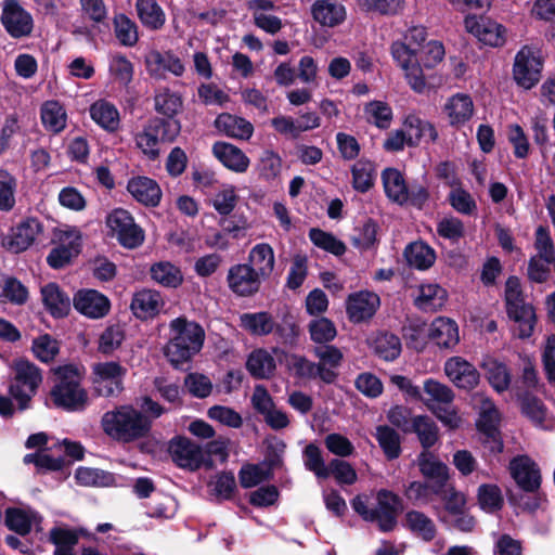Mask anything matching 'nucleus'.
I'll return each mask as SVG.
<instances>
[{
  "label": "nucleus",
  "instance_id": "nucleus-1",
  "mask_svg": "<svg viewBox=\"0 0 555 555\" xmlns=\"http://www.w3.org/2000/svg\"><path fill=\"white\" fill-rule=\"evenodd\" d=\"M426 38L425 27L413 26L408 29L403 40L395 41L391 44L393 61L403 72L408 85L417 93H423L427 87L416 53V47H423Z\"/></svg>",
  "mask_w": 555,
  "mask_h": 555
},
{
  "label": "nucleus",
  "instance_id": "nucleus-2",
  "mask_svg": "<svg viewBox=\"0 0 555 555\" xmlns=\"http://www.w3.org/2000/svg\"><path fill=\"white\" fill-rule=\"evenodd\" d=\"M351 506L363 520L376 522L379 530L391 531L402 511L400 498L393 492L382 489L373 495L360 494L351 501Z\"/></svg>",
  "mask_w": 555,
  "mask_h": 555
},
{
  "label": "nucleus",
  "instance_id": "nucleus-3",
  "mask_svg": "<svg viewBox=\"0 0 555 555\" xmlns=\"http://www.w3.org/2000/svg\"><path fill=\"white\" fill-rule=\"evenodd\" d=\"M169 330L170 339L165 347V356L171 364L178 366L201 351L205 339L201 325L177 318L170 322Z\"/></svg>",
  "mask_w": 555,
  "mask_h": 555
},
{
  "label": "nucleus",
  "instance_id": "nucleus-4",
  "mask_svg": "<svg viewBox=\"0 0 555 555\" xmlns=\"http://www.w3.org/2000/svg\"><path fill=\"white\" fill-rule=\"evenodd\" d=\"M53 371L56 375V382L50 391L53 405L69 412L83 410L88 404V393L81 386L80 369L67 364Z\"/></svg>",
  "mask_w": 555,
  "mask_h": 555
},
{
  "label": "nucleus",
  "instance_id": "nucleus-5",
  "mask_svg": "<svg viewBox=\"0 0 555 555\" xmlns=\"http://www.w3.org/2000/svg\"><path fill=\"white\" fill-rule=\"evenodd\" d=\"M102 427L109 437L128 442L144 436L151 422L131 405H121L103 415Z\"/></svg>",
  "mask_w": 555,
  "mask_h": 555
},
{
  "label": "nucleus",
  "instance_id": "nucleus-6",
  "mask_svg": "<svg viewBox=\"0 0 555 555\" xmlns=\"http://www.w3.org/2000/svg\"><path fill=\"white\" fill-rule=\"evenodd\" d=\"M427 408L447 426L456 428L461 424V417L452 405L454 393L452 389L436 379L428 378L424 382L421 398Z\"/></svg>",
  "mask_w": 555,
  "mask_h": 555
},
{
  "label": "nucleus",
  "instance_id": "nucleus-7",
  "mask_svg": "<svg viewBox=\"0 0 555 555\" xmlns=\"http://www.w3.org/2000/svg\"><path fill=\"white\" fill-rule=\"evenodd\" d=\"M505 305L507 315L517 324L515 330L519 338L531 336L535 323V313L530 304L525 302L520 282L511 276L505 283Z\"/></svg>",
  "mask_w": 555,
  "mask_h": 555
},
{
  "label": "nucleus",
  "instance_id": "nucleus-8",
  "mask_svg": "<svg viewBox=\"0 0 555 555\" xmlns=\"http://www.w3.org/2000/svg\"><path fill=\"white\" fill-rule=\"evenodd\" d=\"M177 119L154 118L135 135L137 146L151 159L159 155L160 142H172L180 133Z\"/></svg>",
  "mask_w": 555,
  "mask_h": 555
},
{
  "label": "nucleus",
  "instance_id": "nucleus-9",
  "mask_svg": "<svg viewBox=\"0 0 555 555\" xmlns=\"http://www.w3.org/2000/svg\"><path fill=\"white\" fill-rule=\"evenodd\" d=\"M13 372L15 382L11 385L10 392L18 402L20 409L25 410L42 383V374L36 364L25 359L14 362Z\"/></svg>",
  "mask_w": 555,
  "mask_h": 555
},
{
  "label": "nucleus",
  "instance_id": "nucleus-10",
  "mask_svg": "<svg viewBox=\"0 0 555 555\" xmlns=\"http://www.w3.org/2000/svg\"><path fill=\"white\" fill-rule=\"evenodd\" d=\"M0 23L13 39L27 38L33 34L35 22L20 0H3L1 3Z\"/></svg>",
  "mask_w": 555,
  "mask_h": 555
},
{
  "label": "nucleus",
  "instance_id": "nucleus-11",
  "mask_svg": "<svg viewBox=\"0 0 555 555\" xmlns=\"http://www.w3.org/2000/svg\"><path fill=\"white\" fill-rule=\"evenodd\" d=\"M542 59L538 49L522 47L516 54L513 65V78L524 89L534 87L541 77Z\"/></svg>",
  "mask_w": 555,
  "mask_h": 555
},
{
  "label": "nucleus",
  "instance_id": "nucleus-12",
  "mask_svg": "<svg viewBox=\"0 0 555 555\" xmlns=\"http://www.w3.org/2000/svg\"><path fill=\"white\" fill-rule=\"evenodd\" d=\"M106 224L126 248H137L144 241L143 230L135 224L132 216L125 209L113 210L106 218Z\"/></svg>",
  "mask_w": 555,
  "mask_h": 555
},
{
  "label": "nucleus",
  "instance_id": "nucleus-13",
  "mask_svg": "<svg viewBox=\"0 0 555 555\" xmlns=\"http://www.w3.org/2000/svg\"><path fill=\"white\" fill-rule=\"evenodd\" d=\"M126 372L125 367L114 361L95 363L92 366L95 391L103 397L119 393Z\"/></svg>",
  "mask_w": 555,
  "mask_h": 555
},
{
  "label": "nucleus",
  "instance_id": "nucleus-14",
  "mask_svg": "<svg viewBox=\"0 0 555 555\" xmlns=\"http://www.w3.org/2000/svg\"><path fill=\"white\" fill-rule=\"evenodd\" d=\"M464 26L467 33L490 47H502L506 41V28L498 22L486 17L468 15Z\"/></svg>",
  "mask_w": 555,
  "mask_h": 555
},
{
  "label": "nucleus",
  "instance_id": "nucleus-15",
  "mask_svg": "<svg viewBox=\"0 0 555 555\" xmlns=\"http://www.w3.org/2000/svg\"><path fill=\"white\" fill-rule=\"evenodd\" d=\"M147 74L156 79H163L167 74L181 77L185 72L183 61L172 51L151 50L144 59Z\"/></svg>",
  "mask_w": 555,
  "mask_h": 555
},
{
  "label": "nucleus",
  "instance_id": "nucleus-16",
  "mask_svg": "<svg viewBox=\"0 0 555 555\" xmlns=\"http://www.w3.org/2000/svg\"><path fill=\"white\" fill-rule=\"evenodd\" d=\"M41 231V224L34 218H28L15 227L3 237V247L14 254L22 253L33 245Z\"/></svg>",
  "mask_w": 555,
  "mask_h": 555
},
{
  "label": "nucleus",
  "instance_id": "nucleus-17",
  "mask_svg": "<svg viewBox=\"0 0 555 555\" xmlns=\"http://www.w3.org/2000/svg\"><path fill=\"white\" fill-rule=\"evenodd\" d=\"M380 306L379 296L370 291H360L348 296L346 312L349 320L360 323L371 319Z\"/></svg>",
  "mask_w": 555,
  "mask_h": 555
},
{
  "label": "nucleus",
  "instance_id": "nucleus-18",
  "mask_svg": "<svg viewBox=\"0 0 555 555\" xmlns=\"http://www.w3.org/2000/svg\"><path fill=\"white\" fill-rule=\"evenodd\" d=\"M444 374L457 388L470 390L479 383L477 369L462 357H451L444 363Z\"/></svg>",
  "mask_w": 555,
  "mask_h": 555
},
{
  "label": "nucleus",
  "instance_id": "nucleus-19",
  "mask_svg": "<svg viewBox=\"0 0 555 555\" xmlns=\"http://www.w3.org/2000/svg\"><path fill=\"white\" fill-rule=\"evenodd\" d=\"M230 289L238 296H250L258 292L261 278L247 263L235 264L228 272Z\"/></svg>",
  "mask_w": 555,
  "mask_h": 555
},
{
  "label": "nucleus",
  "instance_id": "nucleus-20",
  "mask_svg": "<svg viewBox=\"0 0 555 555\" xmlns=\"http://www.w3.org/2000/svg\"><path fill=\"white\" fill-rule=\"evenodd\" d=\"M75 309L90 319H100L109 311V300L106 296L94 289L79 291L73 298Z\"/></svg>",
  "mask_w": 555,
  "mask_h": 555
},
{
  "label": "nucleus",
  "instance_id": "nucleus-21",
  "mask_svg": "<svg viewBox=\"0 0 555 555\" xmlns=\"http://www.w3.org/2000/svg\"><path fill=\"white\" fill-rule=\"evenodd\" d=\"M170 454L177 465L183 468L196 469L204 462V451L188 438L179 437L171 441Z\"/></svg>",
  "mask_w": 555,
  "mask_h": 555
},
{
  "label": "nucleus",
  "instance_id": "nucleus-22",
  "mask_svg": "<svg viewBox=\"0 0 555 555\" xmlns=\"http://www.w3.org/2000/svg\"><path fill=\"white\" fill-rule=\"evenodd\" d=\"M442 109L448 118L449 125L455 128H460L468 122L475 113L472 96L461 92L451 95L446 101Z\"/></svg>",
  "mask_w": 555,
  "mask_h": 555
},
{
  "label": "nucleus",
  "instance_id": "nucleus-23",
  "mask_svg": "<svg viewBox=\"0 0 555 555\" xmlns=\"http://www.w3.org/2000/svg\"><path fill=\"white\" fill-rule=\"evenodd\" d=\"M509 470L516 483L525 491H534L540 487V470L530 457H515L509 464Z\"/></svg>",
  "mask_w": 555,
  "mask_h": 555
},
{
  "label": "nucleus",
  "instance_id": "nucleus-24",
  "mask_svg": "<svg viewBox=\"0 0 555 555\" xmlns=\"http://www.w3.org/2000/svg\"><path fill=\"white\" fill-rule=\"evenodd\" d=\"M164 305L165 301L159 292L143 288L133 294L130 309L135 318L147 320L156 317Z\"/></svg>",
  "mask_w": 555,
  "mask_h": 555
},
{
  "label": "nucleus",
  "instance_id": "nucleus-25",
  "mask_svg": "<svg viewBox=\"0 0 555 555\" xmlns=\"http://www.w3.org/2000/svg\"><path fill=\"white\" fill-rule=\"evenodd\" d=\"M428 337L441 349H453L460 341L459 326L455 321L439 317L429 325Z\"/></svg>",
  "mask_w": 555,
  "mask_h": 555
},
{
  "label": "nucleus",
  "instance_id": "nucleus-26",
  "mask_svg": "<svg viewBox=\"0 0 555 555\" xmlns=\"http://www.w3.org/2000/svg\"><path fill=\"white\" fill-rule=\"evenodd\" d=\"M214 156L229 170L236 173L247 171L250 160L237 146L227 142H216L212 145Z\"/></svg>",
  "mask_w": 555,
  "mask_h": 555
},
{
  "label": "nucleus",
  "instance_id": "nucleus-27",
  "mask_svg": "<svg viewBox=\"0 0 555 555\" xmlns=\"http://www.w3.org/2000/svg\"><path fill=\"white\" fill-rule=\"evenodd\" d=\"M417 462L421 473L433 483V491L440 493L449 477L447 465L428 451H423Z\"/></svg>",
  "mask_w": 555,
  "mask_h": 555
},
{
  "label": "nucleus",
  "instance_id": "nucleus-28",
  "mask_svg": "<svg viewBox=\"0 0 555 555\" xmlns=\"http://www.w3.org/2000/svg\"><path fill=\"white\" fill-rule=\"evenodd\" d=\"M475 402L479 406V418L477 422L479 430L492 438L493 442L498 444V451H501L502 444L495 438L498 425L500 423V413L495 404L483 395H477L475 397Z\"/></svg>",
  "mask_w": 555,
  "mask_h": 555
},
{
  "label": "nucleus",
  "instance_id": "nucleus-29",
  "mask_svg": "<svg viewBox=\"0 0 555 555\" xmlns=\"http://www.w3.org/2000/svg\"><path fill=\"white\" fill-rule=\"evenodd\" d=\"M311 13L314 21L325 27L338 26L347 16L346 8L337 0H317Z\"/></svg>",
  "mask_w": 555,
  "mask_h": 555
},
{
  "label": "nucleus",
  "instance_id": "nucleus-30",
  "mask_svg": "<svg viewBox=\"0 0 555 555\" xmlns=\"http://www.w3.org/2000/svg\"><path fill=\"white\" fill-rule=\"evenodd\" d=\"M41 300L53 318H64L70 311V298L55 283H48L40 289Z\"/></svg>",
  "mask_w": 555,
  "mask_h": 555
},
{
  "label": "nucleus",
  "instance_id": "nucleus-31",
  "mask_svg": "<svg viewBox=\"0 0 555 555\" xmlns=\"http://www.w3.org/2000/svg\"><path fill=\"white\" fill-rule=\"evenodd\" d=\"M127 190L138 202L146 206H156L162 197L159 185L147 177L132 178Z\"/></svg>",
  "mask_w": 555,
  "mask_h": 555
},
{
  "label": "nucleus",
  "instance_id": "nucleus-32",
  "mask_svg": "<svg viewBox=\"0 0 555 555\" xmlns=\"http://www.w3.org/2000/svg\"><path fill=\"white\" fill-rule=\"evenodd\" d=\"M403 126L408 135V145H416L423 140L434 142L438 138L434 125L415 114H409Z\"/></svg>",
  "mask_w": 555,
  "mask_h": 555
},
{
  "label": "nucleus",
  "instance_id": "nucleus-33",
  "mask_svg": "<svg viewBox=\"0 0 555 555\" xmlns=\"http://www.w3.org/2000/svg\"><path fill=\"white\" fill-rule=\"evenodd\" d=\"M215 126L225 135L240 140H248L254 132V127L248 120L228 113L220 114L215 120Z\"/></svg>",
  "mask_w": 555,
  "mask_h": 555
},
{
  "label": "nucleus",
  "instance_id": "nucleus-34",
  "mask_svg": "<svg viewBox=\"0 0 555 555\" xmlns=\"http://www.w3.org/2000/svg\"><path fill=\"white\" fill-rule=\"evenodd\" d=\"M249 266L262 279H268L275 264L273 248L268 243L256 244L248 255Z\"/></svg>",
  "mask_w": 555,
  "mask_h": 555
},
{
  "label": "nucleus",
  "instance_id": "nucleus-35",
  "mask_svg": "<svg viewBox=\"0 0 555 555\" xmlns=\"http://www.w3.org/2000/svg\"><path fill=\"white\" fill-rule=\"evenodd\" d=\"M92 120L106 131L114 132L119 128L120 116L117 107L106 101L98 100L90 106Z\"/></svg>",
  "mask_w": 555,
  "mask_h": 555
},
{
  "label": "nucleus",
  "instance_id": "nucleus-36",
  "mask_svg": "<svg viewBox=\"0 0 555 555\" xmlns=\"http://www.w3.org/2000/svg\"><path fill=\"white\" fill-rule=\"evenodd\" d=\"M447 292L438 284H422L415 296V306L423 311H436L444 306Z\"/></svg>",
  "mask_w": 555,
  "mask_h": 555
},
{
  "label": "nucleus",
  "instance_id": "nucleus-37",
  "mask_svg": "<svg viewBox=\"0 0 555 555\" xmlns=\"http://www.w3.org/2000/svg\"><path fill=\"white\" fill-rule=\"evenodd\" d=\"M40 521L41 517L30 508H8L5 512L8 528L22 535L27 534Z\"/></svg>",
  "mask_w": 555,
  "mask_h": 555
},
{
  "label": "nucleus",
  "instance_id": "nucleus-38",
  "mask_svg": "<svg viewBox=\"0 0 555 555\" xmlns=\"http://www.w3.org/2000/svg\"><path fill=\"white\" fill-rule=\"evenodd\" d=\"M240 326L254 336H266L273 332L275 321L267 311L246 312L240 315Z\"/></svg>",
  "mask_w": 555,
  "mask_h": 555
},
{
  "label": "nucleus",
  "instance_id": "nucleus-39",
  "mask_svg": "<svg viewBox=\"0 0 555 555\" xmlns=\"http://www.w3.org/2000/svg\"><path fill=\"white\" fill-rule=\"evenodd\" d=\"M517 397L520 400L522 413L537 426L543 429H551L553 427L552 422L547 418L546 409L540 399L531 392L520 391L517 393Z\"/></svg>",
  "mask_w": 555,
  "mask_h": 555
},
{
  "label": "nucleus",
  "instance_id": "nucleus-40",
  "mask_svg": "<svg viewBox=\"0 0 555 555\" xmlns=\"http://www.w3.org/2000/svg\"><path fill=\"white\" fill-rule=\"evenodd\" d=\"M135 10L144 27L158 30L165 25L166 14L156 0H137Z\"/></svg>",
  "mask_w": 555,
  "mask_h": 555
},
{
  "label": "nucleus",
  "instance_id": "nucleus-41",
  "mask_svg": "<svg viewBox=\"0 0 555 555\" xmlns=\"http://www.w3.org/2000/svg\"><path fill=\"white\" fill-rule=\"evenodd\" d=\"M386 195L398 204H404L409 199V188L403 176L398 169L387 168L382 173Z\"/></svg>",
  "mask_w": 555,
  "mask_h": 555
},
{
  "label": "nucleus",
  "instance_id": "nucleus-42",
  "mask_svg": "<svg viewBox=\"0 0 555 555\" xmlns=\"http://www.w3.org/2000/svg\"><path fill=\"white\" fill-rule=\"evenodd\" d=\"M288 369L300 378L314 379L320 378L326 384H331L332 373L318 369L317 363L306 359L305 357L292 354L287 357Z\"/></svg>",
  "mask_w": 555,
  "mask_h": 555
},
{
  "label": "nucleus",
  "instance_id": "nucleus-43",
  "mask_svg": "<svg viewBox=\"0 0 555 555\" xmlns=\"http://www.w3.org/2000/svg\"><path fill=\"white\" fill-rule=\"evenodd\" d=\"M404 258L410 267L427 270L435 263L436 253L428 244L418 241L405 247Z\"/></svg>",
  "mask_w": 555,
  "mask_h": 555
},
{
  "label": "nucleus",
  "instance_id": "nucleus-44",
  "mask_svg": "<svg viewBox=\"0 0 555 555\" xmlns=\"http://www.w3.org/2000/svg\"><path fill=\"white\" fill-rule=\"evenodd\" d=\"M40 114L42 125L48 131L57 133L66 127L67 115L60 102L54 100L44 102Z\"/></svg>",
  "mask_w": 555,
  "mask_h": 555
},
{
  "label": "nucleus",
  "instance_id": "nucleus-45",
  "mask_svg": "<svg viewBox=\"0 0 555 555\" xmlns=\"http://www.w3.org/2000/svg\"><path fill=\"white\" fill-rule=\"evenodd\" d=\"M182 98L178 92L170 90L169 88H160L156 91L154 96L155 111L164 116L172 119L182 108Z\"/></svg>",
  "mask_w": 555,
  "mask_h": 555
},
{
  "label": "nucleus",
  "instance_id": "nucleus-46",
  "mask_svg": "<svg viewBox=\"0 0 555 555\" xmlns=\"http://www.w3.org/2000/svg\"><path fill=\"white\" fill-rule=\"evenodd\" d=\"M246 367L254 377L268 378L275 370V361L267 350L257 349L249 354Z\"/></svg>",
  "mask_w": 555,
  "mask_h": 555
},
{
  "label": "nucleus",
  "instance_id": "nucleus-47",
  "mask_svg": "<svg viewBox=\"0 0 555 555\" xmlns=\"http://www.w3.org/2000/svg\"><path fill=\"white\" fill-rule=\"evenodd\" d=\"M314 354L319 359L317 363L319 371L325 370L332 373L331 384L335 382L338 376L337 369L343 361V352L335 346L325 345L317 347Z\"/></svg>",
  "mask_w": 555,
  "mask_h": 555
},
{
  "label": "nucleus",
  "instance_id": "nucleus-48",
  "mask_svg": "<svg viewBox=\"0 0 555 555\" xmlns=\"http://www.w3.org/2000/svg\"><path fill=\"white\" fill-rule=\"evenodd\" d=\"M150 271L152 279L165 287L176 288L183 281L180 269L168 261H160L153 264Z\"/></svg>",
  "mask_w": 555,
  "mask_h": 555
},
{
  "label": "nucleus",
  "instance_id": "nucleus-49",
  "mask_svg": "<svg viewBox=\"0 0 555 555\" xmlns=\"http://www.w3.org/2000/svg\"><path fill=\"white\" fill-rule=\"evenodd\" d=\"M77 482L85 487H108L116 485L112 473L90 467H79L75 473Z\"/></svg>",
  "mask_w": 555,
  "mask_h": 555
},
{
  "label": "nucleus",
  "instance_id": "nucleus-50",
  "mask_svg": "<svg viewBox=\"0 0 555 555\" xmlns=\"http://www.w3.org/2000/svg\"><path fill=\"white\" fill-rule=\"evenodd\" d=\"M411 433H415L424 449L433 447L438 439V428L428 416H415L412 418Z\"/></svg>",
  "mask_w": 555,
  "mask_h": 555
},
{
  "label": "nucleus",
  "instance_id": "nucleus-51",
  "mask_svg": "<svg viewBox=\"0 0 555 555\" xmlns=\"http://www.w3.org/2000/svg\"><path fill=\"white\" fill-rule=\"evenodd\" d=\"M114 31L119 43L125 47H133L139 40L137 24L125 14L114 17Z\"/></svg>",
  "mask_w": 555,
  "mask_h": 555
},
{
  "label": "nucleus",
  "instance_id": "nucleus-52",
  "mask_svg": "<svg viewBox=\"0 0 555 555\" xmlns=\"http://www.w3.org/2000/svg\"><path fill=\"white\" fill-rule=\"evenodd\" d=\"M405 520L409 529L422 539L426 541L434 539L436 534V526L425 514L417 511H411L406 513Z\"/></svg>",
  "mask_w": 555,
  "mask_h": 555
},
{
  "label": "nucleus",
  "instance_id": "nucleus-53",
  "mask_svg": "<svg viewBox=\"0 0 555 555\" xmlns=\"http://www.w3.org/2000/svg\"><path fill=\"white\" fill-rule=\"evenodd\" d=\"M309 238L317 247L335 256H341L346 251V245L340 240L323 230L311 229L309 231Z\"/></svg>",
  "mask_w": 555,
  "mask_h": 555
},
{
  "label": "nucleus",
  "instance_id": "nucleus-54",
  "mask_svg": "<svg viewBox=\"0 0 555 555\" xmlns=\"http://www.w3.org/2000/svg\"><path fill=\"white\" fill-rule=\"evenodd\" d=\"M374 350L384 360L392 361L401 353L400 339L393 334L382 333L374 340Z\"/></svg>",
  "mask_w": 555,
  "mask_h": 555
},
{
  "label": "nucleus",
  "instance_id": "nucleus-55",
  "mask_svg": "<svg viewBox=\"0 0 555 555\" xmlns=\"http://www.w3.org/2000/svg\"><path fill=\"white\" fill-rule=\"evenodd\" d=\"M375 437L389 460L397 459L400 455V437L396 430L388 426H378Z\"/></svg>",
  "mask_w": 555,
  "mask_h": 555
},
{
  "label": "nucleus",
  "instance_id": "nucleus-56",
  "mask_svg": "<svg viewBox=\"0 0 555 555\" xmlns=\"http://www.w3.org/2000/svg\"><path fill=\"white\" fill-rule=\"evenodd\" d=\"M305 467L314 473L318 478L325 479L330 477L328 465L325 464L322 452L319 447L313 443L308 444L304 450Z\"/></svg>",
  "mask_w": 555,
  "mask_h": 555
},
{
  "label": "nucleus",
  "instance_id": "nucleus-57",
  "mask_svg": "<svg viewBox=\"0 0 555 555\" xmlns=\"http://www.w3.org/2000/svg\"><path fill=\"white\" fill-rule=\"evenodd\" d=\"M31 350L39 361L48 363L59 353L60 345L52 336L43 334L33 340Z\"/></svg>",
  "mask_w": 555,
  "mask_h": 555
},
{
  "label": "nucleus",
  "instance_id": "nucleus-58",
  "mask_svg": "<svg viewBox=\"0 0 555 555\" xmlns=\"http://www.w3.org/2000/svg\"><path fill=\"white\" fill-rule=\"evenodd\" d=\"M367 120L380 129H386L392 120L391 107L382 101H372L364 108Z\"/></svg>",
  "mask_w": 555,
  "mask_h": 555
},
{
  "label": "nucleus",
  "instance_id": "nucleus-59",
  "mask_svg": "<svg viewBox=\"0 0 555 555\" xmlns=\"http://www.w3.org/2000/svg\"><path fill=\"white\" fill-rule=\"evenodd\" d=\"M352 185L359 192H366L373 185L374 165L367 160L357 162L351 169Z\"/></svg>",
  "mask_w": 555,
  "mask_h": 555
},
{
  "label": "nucleus",
  "instance_id": "nucleus-60",
  "mask_svg": "<svg viewBox=\"0 0 555 555\" xmlns=\"http://www.w3.org/2000/svg\"><path fill=\"white\" fill-rule=\"evenodd\" d=\"M310 337L314 343L325 344L332 341L336 335L335 324L327 318H318L309 324Z\"/></svg>",
  "mask_w": 555,
  "mask_h": 555
},
{
  "label": "nucleus",
  "instance_id": "nucleus-61",
  "mask_svg": "<svg viewBox=\"0 0 555 555\" xmlns=\"http://www.w3.org/2000/svg\"><path fill=\"white\" fill-rule=\"evenodd\" d=\"M16 179L7 170L0 169V210L9 211L15 205Z\"/></svg>",
  "mask_w": 555,
  "mask_h": 555
},
{
  "label": "nucleus",
  "instance_id": "nucleus-62",
  "mask_svg": "<svg viewBox=\"0 0 555 555\" xmlns=\"http://www.w3.org/2000/svg\"><path fill=\"white\" fill-rule=\"evenodd\" d=\"M111 75L119 85L127 87L133 78V65L124 55H114L108 66Z\"/></svg>",
  "mask_w": 555,
  "mask_h": 555
},
{
  "label": "nucleus",
  "instance_id": "nucleus-63",
  "mask_svg": "<svg viewBox=\"0 0 555 555\" xmlns=\"http://www.w3.org/2000/svg\"><path fill=\"white\" fill-rule=\"evenodd\" d=\"M486 369L489 383L498 392H502L509 387L511 373L505 364L490 361L486 364Z\"/></svg>",
  "mask_w": 555,
  "mask_h": 555
},
{
  "label": "nucleus",
  "instance_id": "nucleus-64",
  "mask_svg": "<svg viewBox=\"0 0 555 555\" xmlns=\"http://www.w3.org/2000/svg\"><path fill=\"white\" fill-rule=\"evenodd\" d=\"M125 339V332L120 325H111L104 330L99 339V350L109 354L120 347Z\"/></svg>",
  "mask_w": 555,
  "mask_h": 555
}]
</instances>
